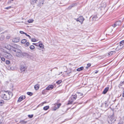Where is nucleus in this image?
<instances>
[{"instance_id": "f257e3e1", "label": "nucleus", "mask_w": 124, "mask_h": 124, "mask_svg": "<svg viewBox=\"0 0 124 124\" xmlns=\"http://www.w3.org/2000/svg\"><path fill=\"white\" fill-rule=\"evenodd\" d=\"M2 98L6 100H8L12 96V93L8 91H2L1 92Z\"/></svg>"}, {"instance_id": "f03ea898", "label": "nucleus", "mask_w": 124, "mask_h": 124, "mask_svg": "<svg viewBox=\"0 0 124 124\" xmlns=\"http://www.w3.org/2000/svg\"><path fill=\"white\" fill-rule=\"evenodd\" d=\"M77 97L76 94H75L72 95L70 100L68 101L67 103L68 105L71 104L73 102L76 100Z\"/></svg>"}, {"instance_id": "7ed1b4c3", "label": "nucleus", "mask_w": 124, "mask_h": 124, "mask_svg": "<svg viewBox=\"0 0 124 124\" xmlns=\"http://www.w3.org/2000/svg\"><path fill=\"white\" fill-rule=\"evenodd\" d=\"M124 46V40H123L120 42L119 45L116 48V51H118L121 49Z\"/></svg>"}, {"instance_id": "20e7f679", "label": "nucleus", "mask_w": 124, "mask_h": 124, "mask_svg": "<svg viewBox=\"0 0 124 124\" xmlns=\"http://www.w3.org/2000/svg\"><path fill=\"white\" fill-rule=\"evenodd\" d=\"M115 119L114 116H109L108 119V122L109 124H113V123L114 122Z\"/></svg>"}, {"instance_id": "39448f33", "label": "nucleus", "mask_w": 124, "mask_h": 124, "mask_svg": "<svg viewBox=\"0 0 124 124\" xmlns=\"http://www.w3.org/2000/svg\"><path fill=\"white\" fill-rule=\"evenodd\" d=\"M3 55L5 57L9 59L12 60L13 59V56L8 53L5 52Z\"/></svg>"}, {"instance_id": "423d86ee", "label": "nucleus", "mask_w": 124, "mask_h": 124, "mask_svg": "<svg viewBox=\"0 0 124 124\" xmlns=\"http://www.w3.org/2000/svg\"><path fill=\"white\" fill-rule=\"evenodd\" d=\"M13 55L19 57H21L22 56L23 54L22 53L21 51L20 50H18L15 53H13Z\"/></svg>"}, {"instance_id": "0eeeda50", "label": "nucleus", "mask_w": 124, "mask_h": 124, "mask_svg": "<svg viewBox=\"0 0 124 124\" xmlns=\"http://www.w3.org/2000/svg\"><path fill=\"white\" fill-rule=\"evenodd\" d=\"M26 66L25 64L21 65L20 70L21 72L23 73L24 71H26Z\"/></svg>"}, {"instance_id": "6e6552de", "label": "nucleus", "mask_w": 124, "mask_h": 124, "mask_svg": "<svg viewBox=\"0 0 124 124\" xmlns=\"http://www.w3.org/2000/svg\"><path fill=\"white\" fill-rule=\"evenodd\" d=\"M75 20L77 21H79L80 22L81 24L83 23V21L84 20V19L82 16H80L78 18H75Z\"/></svg>"}, {"instance_id": "1a4fd4ad", "label": "nucleus", "mask_w": 124, "mask_h": 124, "mask_svg": "<svg viewBox=\"0 0 124 124\" xmlns=\"http://www.w3.org/2000/svg\"><path fill=\"white\" fill-rule=\"evenodd\" d=\"M121 24V21H117L113 25H112L113 27H117L118 26L120 25Z\"/></svg>"}, {"instance_id": "9d476101", "label": "nucleus", "mask_w": 124, "mask_h": 124, "mask_svg": "<svg viewBox=\"0 0 124 124\" xmlns=\"http://www.w3.org/2000/svg\"><path fill=\"white\" fill-rule=\"evenodd\" d=\"M44 0H39V3L38 5V6L40 7L42 6L44 2Z\"/></svg>"}, {"instance_id": "9b49d317", "label": "nucleus", "mask_w": 124, "mask_h": 124, "mask_svg": "<svg viewBox=\"0 0 124 124\" xmlns=\"http://www.w3.org/2000/svg\"><path fill=\"white\" fill-rule=\"evenodd\" d=\"M18 50V49L16 48L15 47L12 46L10 51L11 52H12V53L13 54V53H16Z\"/></svg>"}, {"instance_id": "f8f14e48", "label": "nucleus", "mask_w": 124, "mask_h": 124, "mask_svg": "<svg viewBox=\"0 0 124 124\" xmlns=\"http://www.w3.org/2000/svg\"><path fill=\"white\" fill-rule=\"evenodd\" d=\"M25 96H21L19 98L18 100V101L19 102H20L22 100L25 99Z\"/></svg>"}, {"instance_id": "ddd939ff", "label": "nucleus", "mask_w": 124, "mask_h": 124, "mask_svg": "<svg viewBox=\"0 0 124 124\" xmlns=\"http://www.w3.org/2000/svg\"><path fill=\"white\" fill-rule=\"evenodd\" d=\"M20 40V39L19 38L17 37L14 38L12 40L14 42H18Z\"/></svg>"}, {"instance_id": "4468645a", "label": "nucleus", "mask_w": 124, "mask_h": 124, "mask_svg": "<svg viewBox=\"0 0 124 124\" xmlns=\"http://www.w3.org/2000/svg\"><path fill=\"white\" fill-rule=\"evenodd\" d=\"M76 3H74L72 4L68 7L67 9L68 10L74 7L76 5Z\"/></svg>"}, {"instance_id": "2eb2a0df", "label": "nucleus", "mask_w": 124, "mask_h": 124, "mask_svg": "<svg viewBox=\"0 0 124 124\" xmlns=\"http://www.w3.org/2000/svg\"><path fill=\"white\" fill-rule=\"evenodd\" d=\"M54 87L53 85H49L46 88V90H52Z\"/></svg>"}, {"instance_id": "dca6fc26", "label": "nucleus", "mask_w": 124, "mask_h": 124, "mask_svg": "<svg viewBox=\"0 0 124 124\" xmlns=\"http://www.w3.org/2000/svg\"><path fill=\"white\" fill-rule=\"evenodd\" d=\"M12 46L8 44H6V45L5 47L6 48L10 50Z\"/></svg>"}, {"instance_id": "f3484780", "label": "nucleus", "mask_w": 124, "mask_h": 124, "mask_svg": "<svg viewBox=\"0 0 124 124\" xmlns=\"http://www.w3.org/2000/svg\"><path fill=\"white\" fill-rule=\"evenodd\" d=\"M109 89L108 87H107L102 92V93L104 94H106Z\"/></svg>"}, {"instance_id": "a211bd4d", "label": "nucleus", "mask_w": 124, "mask_h": 124, "mask_svg": "<svg viewBox=\"0 0 124 124\" xmlns=\"http://www.w3.org/2000/svg\"><path fill=\"white\" fill-rule=\"evenodd\" d=\"M34 87L36 90H37L39 88V84H37L34 86Z\"/></svg>"}, {"instance_id": "6ab92c4d", "label": "nucleus", "mask_w": 124, "mask_h": 124, "mask_svg": "<svg viewBox=\"0 0 124 124\" xmlns=\"http://www.w3.org/2000/svg\"><path fill=\"white\" fill-rule=\"evenodd\" d=\"M97 15L94 16L92 18L93 20V21H95L97 19Z\"/></svg>"}, {"instance_id": "aec40b11", "label": "nucleus", "mask_w": 124, "mask_h": 124, "mask_svg": "<svg viewBox=\"0 0 124 124\" xmlns=\"http://www.w3.org/2000/svg\"><path fill=\"white\" fill-rule=\"evenodd\" d=\"M84 69V67H81L80 68H78L77 69V71H79L82 70H83Z\"/></svg>"}, {"instance_id": "412c9836", "label": "nucleus", "mask_w": 124, "mask_h": 124, "mask_svg": "<svg viewBox=\"0 0 124 124\" xmlns=\"http://www.w3.org/2000/svg\"><path fill=\"white\" fill-rule=\"evenodd\" d=\"M38 0H31V3L32 4H33L36 3V1Z\"/></svg>"}, {"instance_id": "4be33fe9", "label": "nucleus", "mask_w": 124, "mask_h": 124, "mask_svg": "<svg viewBox=\"0 0 124 124\" xmlns=\"http://www.w3.org/2000/svg\"><path fill=\"white\" fill-rule=\"evenodd\" d=\"M115 53V51H111L108 53V54L109 55L111 56L112 55L113 53Z\"/></svg>"}, {"instance_id": "5701e85b", "label": "nucleus", "mask_w": 124, "mask_h": 124, "mask_svg": "<svg viewBox=\"0 0 124 124\" xmlns=\"http://www.w3.org/2000/svg\"><path fill=\"white\" fill-rule=\"evenodd\" d=\"M49 108V106H46L44 107L43 108V109L44 110H47Z\"/></svg>"}, {"instance_id": "b1692460", "label": "nucleus", "mask_w": 124, "mask_h": 124, "mask_svg": "<svg viewBox=\"0 0 124 124\" xmlns=\"http://www.w3.org/2000/svg\"><path fill=\"white\" fill-rule=\"evenodd\" d=\"M27 41L25 39H23L21 41V43L23 44H24Z\"/></svg>"}, {"instance_id": "393cba45", "label": "nucleus", "mask_w": 124, "mask_h": 124, "mask_svg": "<svg viewBox=\"0 0 124 124\" xmlns=\"http://www.w3.org/2000/svg\"><path fill=\"white\" fill-rule=\"evenodd\" d=\"M61 105V103L58 104L57 105H55V107L57 109L59 108Z\"/></svg>"}, {"instance_id": "a878e982", "label": "nucleus", "mask_w": 124, "mask_h": 124, "mask_svg": "<svg viewBox=\"0 0 124 124\" xmlns=\"http://www.w3.org/2000/svg\"><path fill=\"white\" fill-rule=\"evenodd\" d=\"M124 84V82H121L119 86V88H120V86H122Z\"/></svg>"}, {"instance_id": "bb28decb", "label": "nucleus", "mask_w": 124, "mask_h": 124, "mask_svg": "<svg viewBox=\"0 0 124 124\" xmlns=\"http://www.w3.org/2000/svg\"><path fill=\"white\" fill-rule=\"evenodd\" d=\"M30 48L31 49L33 50L35 48V47L34 46L31 45L30 46Z\"/></svg>"}, {"instance_id": "cd10ccee", "label": "nucleus", "mask_w": 124, "mask_h": 124, "mask_svg": "<svg viewBox=\"0 0 124 124\" xmlns=\"http://www.w3.org/2000/svg\"><path fill=\"white\" fill-rule=\"evenodd\" d=\"M62 81L61 80H60L56 82V83L57 84H59L62 82Z\"/></svg>"}, {"instance_id": "c85d7f7f", "label": "nucleus", "mask_w": 124, "mask_h": 124, "mask_svg": "<svg viewBox=\"0 0 124 124\" xmlns=\"http://www.w3.org/2000/svg\"><path fill=\"white\" fill-rule=\"evenodd\" d=\"M33 21V20L32 19H29L28 21V22L29 23H32Z\"/></svg>"}, {"instance_id": "c756f323", "label": "nucleus", "mask_w": 124, "mask_h": 124, "mask_svg": "<svg viewBox=\"0 0 124 124\" xmlns=\"http://www.w3.org/2000/svg\"><path fill=\"white\" fill-rule=\"evenodd\" d=\"M39 47H40L43 48L44 45L42 44H39Z\"/></svg>"}, {"instance_id": "7c9ffc66", "label": "nucleus", "mask_w": 124, "mask_h": 124, "mask_svg": "<svg viewBox=\"0 0 124 124\" xmlns=\"http://www.w3.org/2000/svg\"><path fill=\"white\" fill-rule=\"evenodd\" d=\"M27 93L28 95L31 96L32 94V93L30 92H27Z\"/></svg>"}, {"instance_id": "2f4dec72", "label": "nucleus", "mask_w": 124, "mask_h": 124, "mask_svg": "<svg viewBox=\"0 0 124 124\" xmlns=\"http://www.w3.org/2000/svg\"><path fill=\"white\" fill-rule=\"evenodd\" d=\"M77 93L78 94V96H82L83 95V94L82 93H81L79 92H78Z\"/></svg>"}, {"instance_id": "473e14b6", "label": "nucleus", "mask_w": 124, "mask_h": 124, "mask_svg": "<svg viewBox=\"0 0 124 124\" xmlns=\"http://www.w3.org/2000/svg\"><path fill=\"white\" fill-rule=\"evenodd\" d=\"M3 120V118L1 117H0V124H1L2 121Z\"/></svg>"}, {"instance_id": "72a5a7b5", "label": "nucleus", "mask_w": 124, "mask_h": 124, "mask_svg": "<svg viewBox=\"0 0 124 124\" xmlns=\"http://www.w3.org/2000/svg\"><path fill=\"white\" fill-rule=\"evenodd\" d=\"M31 41L32 42H35L37 41L36 39L34 38H32L31 39Z\"/></svg>"}, {"instance_id": "f704fd0d", "label": "nucleus", "mask_w": 124, "mask_h": 124, "mask_svg": "<svg viewBox=\"0 0 124 124\" xmlns=\"http://www.w3.org/2000/svg\"><path fill=\"white\" fill-rule=\"evenodd\" d=\"M29 42H27L25 44V46H29Z\"/></svg>"}, {"instance_id": "c9c22d12", "label": "nucleus", "mask_w": 124, "mask_h": 124, "mask_svg": "<svg viewBox=\"0 0 124 124\" xmlns=\"http://www.w3.org/2000/svg\"><path fill=\"white\" fill-rule=\"evenodd\" d=\"M33 115H28V117L30 118H32L33 117Z\"/></svg>"}, {"instance_id": "e433bc0d", "label": "nucleus", "mask_w": 124, "mask_h": 124, "mask_svg": "<svg viewBox=\"0 0 124 124\" xmlns=\"http://www.w3.org/2000/svg\"><path fill=\"white\" fill-rule=\"evenodd\" d=\"M6 63L7 64H9L10 63V62L9 61H8V60L6 61Z\"/></svg>"}, {"instance_id": "4c0bfd02", "label": "nucleus", "mask_w": 124, "mask_h": 124, "mask_svg": "<svg viewBox=\"0 0 124 124\" xmlns=\"http://www.w3.org/2000/svg\"><path fill=\"white\" fill-rule=\"evenodd\" d=\"M11 8V7L9 6V7H7V8H5V9H10Z\"/></svg>"}, {"instance_id": "58836bf2", "label": "nucleus", "mask_w": 124, "mask_h": 124, "mask_svg": "<svg viewBox=\"0 0 124 124\" xmlns=\"http://www.w3.org/2000/svg\"><path fill=\"white\" fill-rule=\"evenodd\" d=\"M1 60L3 61H5V59L4 57H2L1 58Z\"/></svg>"}, {"instance_id": "ea45409f", "label": "nucleus", "mask_w": 124, "mask_h": 124, "mask_svg": "<svg viewBox=\"0 0 124 124\" xmlns=\"http://www.w3.org/2000/svg\"><path fill=\"white\" fill-rule=\"evenodd\" d=\"M20 33L22 34H24V32L21 31H20Z\"/></svg>"}, {"instance_id": "a19ab883", "label": "nucleus", "mask_w": 124, "mask_h": 124, "mask_svg": "<svg viewBox=\"0 0 124 124\" xmlns=\"http://www.w3.org/2000/svg\"><path fill=\"white\" fill-rule=\"evenodd\" d=\"M11 0H9L8 1V4H10L11 3Z\"/></svg>"}, {"instance_id": "79ce46f5", "label": "nucleus", "mask_w": 124, "mask_h": 124, "mask_svg": "<svg viewBox=\"0 0 124 124\" xmlns=\"http://www.w3.org/2000/svg\"><path fill=\"white\" fill-rule=\"evenodd\" d=\"M10 36H7L6 37V38L7 39H8L10 38Z\"/></svg>"}, {"instance_id": "37998d69", "label": "nucleus", "mask_w": 124, "mask_h": 124, "mask_svg": "<svg viewBox=\"0 0 124 124\" xmlns=\"http://www.w3.org/2000/svg\"><path fill=\"white\" fill-rule=\"evenodd\" d=\"M27 36L28 37H29V38L30 39H31V37L29 35H27Z\"/></svg>"}, {"instance_id": "c03bdc74", "label": "nucleus", "mask_w": 124, "mask_h": 124, "mask_svg": "<svg viewBox=\"0 0 124 124\" xmlns=\"http://www.w3.org/2000/svg\"><path fill=\"white\" fill-rule=\"evenodd\" d=\"M4 37L0 38V39L1 40H3L4 39Z\"/></svg>"}, {"instance_id": "a18cd8bd", "label": "nucleus", "mask_w": 124, "mask_h": 124, "mask_svg": "<svg viewBox=\"0 0 124 124\" xmlns=\"http://www.w3.org/2000/svg\"><path fill=\"white\" fill-rule=\"evenodd\" d=\"M87 66L88 67H89L91 66V64L89 63L88 64H87Z\"/></svg>"}, {"instance_id": "49530a36", "label": "nucleus", "mask_w": 124, "mask_h": 124, "mask_svg": "<svg viewBox=\"0 0 124 124\" xmlns=\"http://www.w3.org/2000/svg\"><path fill=\"white\" fill-rule=\"evenodd\" d=\"M118 124H123L122 122H119V123Z\"/></svg>"}, {"instance_id": "de8ad7c7", "label": "nucleus", "mask_w": 124, "mask_h": 124, "mask_svg": "<svg viewBox=\"0 0 124 124\" xmlns=\"http://www.w3.org/2000/svg\"><path fill=\"white\" fill-rule=\"evenodd\" d=\"M24 34H25L27 36V35H28L26 33H25V32H24Z\"/></svg>"}, {"instance_id": "09e8293b", "label": "nucleus", "mask_w": 124, "mask_h": 124, "mask_svg": "<svg viewBox=\"0 0 124 124\" xmlns=\"http://www.w3.org/2000/svg\"><path fill=\"white\" fill-rule=\"evenodd\" d=\"M98 71H96L95 72V73H98Z\"/></svg>"}, {"instance_id": "8fccbe9b", "label": "nucleus", "mask_w": 124, "mask_h": 124, "mask_svg": "<svg viewBox=\"0 0 124 124\" xmlns=\"http://www.w3.org/2000/svg\"><path fill=\"white\" fill-rule=\"evenodd\" d=\"M88 67V66H86V69H88V67Z\"/></svg>"}, {"instance_id": "3c124183", "label": "nucleus", "mask_w": 124, "mask_h": 124, "mask_svg": "<svg viewBox=\"0 0 124 124\" xmlns=\"http://www.w3.org/2000/svg\"><path fill=\"white\" fill-rule=\"evenodd\" d=\"M62 74V72H60V73L59 74H58V75H60V74Z\"/></svg>"}, {"instance_id": "603ef678", "label": "nucleus", "mask_w": 124, "mask_h": 124, "mask_svg": "<svg viewBox=\"0 0 124 124\" xmlns=\"http://www.w3.org/2000/svg\"><path fill=\"white\" fill-rule=\"evenodd\" d=\"M105 5H104V6H102V7H105Z\"/></svg>"}, {"instance_id": "864d4df0", "label": "nucleus", "mask_w": 124, "mask_h": 124, "mask_svg": "<svg viewBox=\"0 0 124 124\" xmlns=\"http://www.w3.org/2000/svg\"><path fill=\"white\" fill-rule=\"evenodd\" d=\"M33 44L35 45L36 44L35 43H33Z\"/></svg>"}, {"instance_id": "5fc2aeb1", "label": "nucleus", "mask_w": 124, "mask_h": 124, "mask_svg": "<svg viewBox=\"0 0 124 124\" xmlns=\"http://www.w3.org/2000/svg\"><path fill=\"white\" fill-rule=\"evenodd\" d=\"M55 68H56V69H58L57 68V67H55Z\"/></svg>"}, {"instance_id": "6e6d98bb", "label": "nucleus", "mask_w": 124, "mask_h": 124, "mask_svg": "<svg viewBox=\"0 0 124 124\" xmlns=\"http://www.w3.org/2000/svg\"><path fill=\"white\" fill-rule=\"evenodd\" d=\"M124 24L123 26V27H124Z\"/></svg>"}, {"instance_id": "4d7b16f0", "label": "nucleus", "mask_w": 124, "mask_h": 124, "mask_svg": "<svg viewBox=\"0 0 124 124\" xmlns=\"http://www.w3.org/2000/svg\"><path fill=\"white\" fill-rule=\"evenodd\" d=\"M13 0H11V1H13Z\"/></svg>"}]
</instances>
